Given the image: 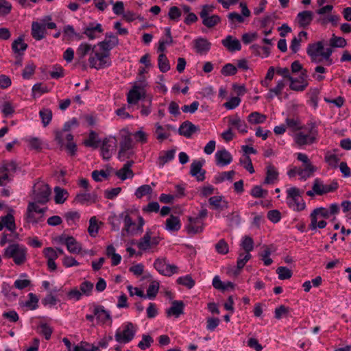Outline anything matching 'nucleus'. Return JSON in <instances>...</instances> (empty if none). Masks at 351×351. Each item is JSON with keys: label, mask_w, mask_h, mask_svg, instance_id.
Returning a JSON list of instances; mask_svg holds the SVG:
<instances>
[{"label": "nucleus", "mask_w": 351, "mask_h": 351, "mask_svg": "<svg viewBox=\"0 0 351 351\" xmlns=\"http://www.w3.org/2000/svg\"><path fill=\"white\" fill-rule=\"evenodd\" d=\"M27 48V45L23 42V36L19 37L12 45L13 51L19 55L23 54V52Z\"/></svg>", "instance_id": "obj_22"}, {"label": "nucleus", "mask_w": 351, "mask_h": 351, "mask_svg": "<svg viewBox=\"0 0 351 351\" xmlns=\"http://www.w3.org/2000/svg\"><path fill=\"white\" fill-rule=\"evenodd\" d=\"M222 45L230 51H239L241 49L240 41L237 38H233L232 36H228L221 41Z\"/></svg>", "instance_id": "obj_11"}, {"label": "nucleus", "mask_w": 351, "mask_h": 351, "mask_svg": "<svg viewBox=\"0 0 351 351\" xmlns=\"http://www.w3.org/2000/svg\"><path fill=\"white\" fill-rule=\"evenodd\" d=\"M177 282L180 285L186 287L188 289H191L195 285V281L189 275L178 278Z\"/></svg>", "instance_id": "obj_50"}, {"label": "nucleus", "mask_w": 351, "mask_h": 351, "mask_svg": "<svg viewBox=\"0 0 351 351\" xmlns=\"http://www.w3.org/2000/svg\"><path fill=\"white\" fill-rule=\"evenodd\" d=\"M215 158L217 164L222 166L229 165L232 160L231 154L226 149L217 151Z\"/></svg>", "instance_id": "obj_10"}, {"label": "nucleus", "mask_w": 351, "mask_h": 351, "mask_svg": "<svg viewBox=\"0 0 351 351\" xmlns=\"http://www.w3.org/2000/svg\"><path fill=\"white\" fill-rule=\"evenodd\" d=\"M93 289V284L89 281H84L80 286V289L82 293L85 294L86 295H90Z\"/></svg>", "instance_id": "obj_59"}, {"label": "nucleus", "mask_w": 351, "mask_h": 351, "mask_svg": "<svg viewBox=\"0 0 351 351\" xmlns=\"http://www.w3.org/2000/svg\"><path fill=\"white\" fill-rule=\"evenodd\" d=\"M234 170L230 171H224L221 173L219 176L215 177V182L219 183L223 182L226 179L228 180H232L233 176L235 175Z\"/></svg>", "instance_id": "obj_45"}, {"label": "nucleus", "mask_w": 351, "mask_h": 351, "mask_svg": "<svg viewBox=\"0 0 351 351\" xmlns=\"http://www.w3.org/2000/svg\"><path fill=\"white\" fill-rule=\"evenodd\" d=\"M1 221L3 223V226H5L8 230L12 232L16 230V224L14 221V216L8 213L5 216H3L1 217Z\"/></svg>", "instance_id": "obj_20"}, {"label": "nucleus", "mask_w": 351, "mask_h": 351, "mask_svg": "<svg viewBox=\"0 0 351 351\" xmlns=\"http://www.w3.org/2000/svg\"><path fill=\"white\" fill-rule=\"evenodd\" d=\"M240 162L244 165V168L247 170L250 173L254 172L251 158L249 156H245L243 159H240Z\"/></svg>", "instance_id": "obj_60"}, {"label": "nucleus", "mask_w": 351, "mask_h": 351, "mask_svg": "<svg viewBox=\"0 0 351 351\" xmlns=\"http://www.w3.org/2000/svg\"><path fill=\"white\" fill-rule=\"evenodd\" d=\"M215 250L219 254H226L229 251L228 244L224 239H221L215 245Z\"/></svg>", "instance_id": "obj_51"}, {"label": "nucleus", "mask_w": 351, "mask_h": 351, "mask_svg": "<svg viewBox=\"0 0 351 351\" xmlns=\"http://www.w3.org/2000/svg\"><path fill=\"white\" fill-rule=\"evenodd\" d=\"M278 173L272 165H269L267 167V176L265 179L264 183L267 184H273L277 180Z\"/></svg>", "instance_id": "obj_23"}, {"label": "nucleus", "mask_w": 351, "mask_h": 351, "mask_svg": "<svg viewBox=\"0 0 351 351\" xmlns=\"http://www.w3.org/2000/svg\"><path fill=\"white\" fill-rule=\"evenodd\" d=\"M135 333L136 329L134 324L131 322H127L123 326V331L117 330L114 337L117 341L127 343L134 339Z\"/></svg>", "instance_id": "obj_5"}, {"label": "nucleus", "mask_w": 351, "mask_h": 351, "mask_svg": "<svg viewBox=\"0 0 351 351\" xmlns=\"http://www.w3.org/2000/svg\"><path fill=\"white\" fill-rule=\"evenodd\" d=\"M241 246L245 252H251L254 249V241L250 236H245L241 243Z\"/></svg>", "instance_id": "obj_37"}, {"label": "nucleus", "mask_w": 351, "mask_h": 351, "mask_svg": "<svg viewBox=\"0 0 351 351\" xmlns=\"http://www.w3.org/2000/svg\"><path fill=\"white\" fill-rule=\"evenodd\" d=\"M310 218L311 223L309 225V228L311 229L312 230H315L317 228L321 229L324 228L327 225V222L324 220H321L319 222H317V217H315L314 218L313 216L310 215Z\"/></svg>", "instance_id": "obj_46"}, {"label": "nucleus", "mask_w": 351, "mask_h": 351, "mask_svg": "<svg viewBox=\"0 0 351 351\" xmlns=\"http://www.w3.org/2000/svg\"><path fill=\"white\" fill-rule=\"evenodd\" d=\"M221 72L223 75L226 76L234 75L237 72V68L232 64L228 63L223 66Z\"/></svg>", "instance_id": "obj_53"}, {"label": "nucleus", "mask_w": 351, "mask_h": 351, "mask_svg": "<svg viewBox=\"0 0 351 351\" xmlns=\"http://www.w3.org/2000/svg\"><path fill=\"white\" fill-rule=\"evenodd\" d=\"M204 164V160H194L191 165L190 174L195 177L197 181L205 180L206 171L202 169Z\"/></svg>", "instance_id": "obj_7"}, {"label": "nucleus", "mask_w": 351, "mask_h": 351, "mask_svg": "<svg viewBox=\"0 0 351 351\" xmlns=\"http://www.w3.org/2000/svg\"><path fill=\"white\" fill-rule=\"evenodd\" d=\"M141 89V86L134 85L133 88L128 93V102L129 104H136L143 97L139 90Z\"/></svg>", "instance_id": "obj_16"}, {"label": "nucleus", "mask_w": 351, "mask_h": 351, "mask_svg": "<svg viewBox=\"0 0 351 351\" xmlns=\"http://www.w3.org/2000/svg\"><path fill=\"white\" fill-rule=\"evenodd\" d=\"M158 65L162 73H166L170 69L169 61L164 53H160L158 56Z\"/></svg>", "instance_id": "obj_27"}, {"label": "nucleus", "mask_w": 351, "mask_h": 351, "mask_svg": "<svg viewBox=\"0 0 351 351\" xmlns=\"http://www.w3.org/2000/svg\"><path fill=\"white\" fill-rule=\"evenodd\" d=\"M324 50L323 41H318L315 43L309 44L308 45L306 53L308 55V51L314 54H319L321 56L322 51Z\"/></svg>", "instance_id": "obj_32"}, {"label": "nucleus", "mask_w": 351, "mask_h": 351, "mask_svg": "<svg viewBox=\"0 0 351 351\" xmlns=\"http://www.w3.org/2000/svg\"><path fill=\"white\" fill-rule=\"evenodd\" d=\"M36 66L33 64H27L24 69L22 75L24 79H29L34 74Z\"/></svg>", "instance_id": "obj_63"}, {"label": "nucleus", "mask_w": 351, "mask_h": 351, "mask_svg": "<svg viewBox=\"0 0 351 351\" xmlns=\"http://www.w3.org/2000/svg\"><path fill=\"white\" fill-rule=\"evenodd\" d=\"M290 81V88L295 91H302L304 90L306 87L308 86V82H305V84H302L301 85H298V83H300V82L296 80L295 77H291L289 80Z\"/></svg>", "instance_id": "obj_55"}, {"label": "nucleus", "mask_w": 351, "mask_h": 351, "mask_svg": "<svg viewBox=\"0 0 351 351\" xmlns=\"http://www.w3.org/2000/svg\"><path fill=\"white\" fill-rule=\"evenodd\" d=\"M117 146V141L115 137L110 136L105 138L101 146V155L104 160H109L113 152L116 150Z\"/></svg>", "instance_id": "obj_6"}, {"label": "nucleus", "mask_w": 351, "mask_h": 351, "mask_svg": "<svg viewBox=\"0 0 351 351\" xmlns=\"http://www.w3.org/2000/svg\"><path fill=\"white\" fill-rule=\"evenodd\" d=\"M132 148V139L130 135L123 136V140L120 142V150L118 154V158L122 159V157L125 156L127 154V151L130 150Z\"/></svg>", "instance_id": "obj_12"}, {"label": "nucleus", "mask_w": 351, "mask_h": 351, "mask_svg": "<svg viewBox=\"0 0 351 351\" xmlns=\"http://www.w3.org/2000/svg\"><path fill=\"white\" fill-rule=\"evenodd\" d=\"M99 230L97 220L95 217H92L89 220V226L88 232L91 237H95Z\"/></svg>", "instance_id": "obj_47"}, {"label": "nucleus", "mask_w": 351, "mask_h": 351, "mask_svg": "<svg viewBox=\"0 0 351 351\" xmlns=\"http://www.w3.org/2000/svg\"><path fill=\"white\" fill-rule=\"evenodd\" d=\"M51 189L49 185L38 182L33 187V199L40 204H45L49 200Z\"/></svg>", "instance_id": "obj_3"}, {"label": "nucleus", "mask_w": 351, "mask_h": 351, "mask_svg": "<svg viewBox=\"0 0 351 351\" xmlns=\"http://www.w3.org/2000/svg\"><path fill=\"white\" fill-rule=\"evenodd\" d=\"M175 149H171L163 152L162 155H160L158 158V165L162 167L167 162L173 160L175 156Z\"/></svg>", "instance_id": "obj_30"}, {"label": "nucleus", "mask_w": 351, "mask_h": 351, "mask_svg": "<svg viewBox=\"0 0 351 351\" xmlns=\"http://www.w3.org/2000/svg\"><path fill=\"white\" fill-rule=\"evenodd\" d=\"M268 191L267 190L262 189V187L258 185L254 186L250 191V195L256 198L265 197Z\"/></svg>", "instance_id": "obj_40"}, {"label": "nucleus", "mask_w": 351, "mask_h": 351, "mask_svg": "<svg viewBox=\"0 0 351 351\" xmlns=\"http://www.w3.org/2000/svg\"><path fill=\"white\" fill-rule=\"evenodd\" d=\"M167 264L166 258H158L155 261L154 266L160 274H162Z\"/></svg>", "instance_id": "obj_62"}, {"label": "nucleus", "mask_w": 351, "mask_h": 351, "mask_svg": "<svg viewBox=\"0 0 351 351\" xmlns=\"http://www.w3.org/2000/svg\"><path fill=\"white\" fill-rule=\"evenodd\" d=\"M181 15L182 12L179 8L176 6H172L169 8L168 13V16L169 19L174 21H178L180 20Z\"/></svg>", "instance_id": "obj_48"}, {"label": "nucleus", "mask_w": 351, "mask_h": 351, "mask_svg": "<svg viewBox=\"0 0 351 351\" xmlns=\"http://www.w3.org/2000/svg\"><path fill=\"white\" fill-rule=\"evenodd\" d=\"M109 56L108 52L99 53L95 52V56L98 60V67L99 69L104 68L105 66H110L111 62L107 59Z\"/></svg>", "instance_id": "obj_29"}, {"label": "nucleus", "mask_w": 351, "mask_h": 351, "mask_svg": "<svg viewBox=\"0 0 351 351\" xmlns=\"http://www.w3.org/2000/svg\"><path fill=\"white\" fill-rule=\"evenodd\" d=\"M95 315L98 322L106 324L108 321L112 322L110 312L104 308H95Z\"/></svg>", "instance_id": "obj_19"}, {"label": "nucleus", "mask_w": 351, "mask_h": 351, "mask_svg": "<svg viewBox=\"0 0 351 351\" xmlns=\"http://www.w3.org/2000/svg\"><path fill=\"white\" fill-rule=\"evenodd\" d=\"M152 232L147 231L143 238L138 242V247L141 250H147L151 246Z\"/></svg>", "instance_id": "obj_26"}, {"label": "nucleus", "mask_w": 351, "mask_h": 351, "mask_svg": "<svg viewBox=\"0 0 351 351\" xmlns=\"http://www.w3.org/2000/svg\"><path fill=\"white\" fill-rule=\"evenodd\" d=\"M154 343V339L149 335H143L142 340L138 343V347L143 350H145L149 348L152 343Z\"/></svg>", "instance_id": "obj_36"}, {"label": "nucleus", "mask_w": 351, "mask_h": 351, "mask_svg": "<svg viewBox=\"0 0 351 351\" xmlns=\"http://www.w3.org/2000/svg\"><path fill=\"white\" fill-rule=\"evenodd\" d=\"M287 204L289 207L293 208V210L301 211L305 209L306 204L301 195L303 191H300L296 187H291L287 191Z\"/></svg>", "instance_id": "obj_1"}, {"label": "nucleus", "mask_w": 351, "mask_h": 351, "mask_svg": "<svg viewBox=\"0 0 351 351\" xmlns=\"http://www.w3.org/2000/svg\"><path fill=\"white\" fill-rule=\"evenodd\" d=\"M12 9V5L6 0H0V14L2 16L9 14Z\"/></svg>", "instance_id": "obj_58"}, {"label": "nucleus", "mask_w": 351, "mask_h": 351, "mask_svg": "<svg viewBox=\"0 0 351 351\" xmlns=\"http://www.w3.org/2000/svg\"><path fill=\"white\" fill-rule=\"evenodd\" d=\"M199 130L198 126L193 124L189 121H184L178 129V133L181 136L190 138L193 134Z\"/></svg>", "instance_id": "obj_8"}, {"label": "nucleus", "mask_w": 351, "mask_h": 351, "mask_svg": "<svg viewBox=\"0 0 351 351\" xmlns=\"http://www.w3.org/2000/svg\"><path fill=\"white\" fill-rule=\"evenodd\" d=\"M312 189L315 193V194L319 195H322L325 193L324 184L322 182L317 178L315 180Z\"/></svg>", "instance_id": "obj_57"}, {"label": "nucleus", "mask_w": 351, "mask_h": 351, "mask_svg": "<svg viewBox=\"0 0 351 351\" xmlns=\"http://www.w3.org/2000/svg\"><path fill=\"white\" fill-rule=\"evenodd\" d=\"M64 37L69 41L73 40L74 35L75 34V32L73 26L68 25L64 27L63 30Z\"/></svg>", "instance_id": "obj_61"}, {"label": "nucleus", "mask_w": 351, "mask_h": 351, "mask_svg": "<svg viewBox=\"0 0 351 351\" xmlns=\"http://www.w3.org/2000/svg\"><path fill=\"white\" fill-rule=\"evenodd\" d=\"M39 115L42 119L44 127L49 125L52 119V112L48 108H43L39 112Z\"/></svg>", "instance_id": "obj_33"}, {"label": "nucleus", "mask_w": 351, "mask_h": 351, "mask_svg": "<svg viewBox=\"0 0 351 351\" xmlns=\"http://www.w3.org/2000/svg\"><path fill=\"white\" fill-rule=\"evenodd\" d=\"M54 192H55V202L56 204H63L65 200L66 197H64V195H67L68 193L64 189L60 188V186H56L54 188Z\"/></svg>", "instance_id": "obj_35"}, {"label": "nucleus", "mask_w": 351, "mask_h": 351, "mask_svg": "<svg viewBox=\"0 0 351 351\" xmlns=\"http://www.w3.org/2000/svg\"><path fill=\"white\" fill-rule=\"evenodd\" d=\"M313 19V13L310 10L300 12L297 15V21L300 27L306 28Z\"/></svg>", "instance_id": "obj_9"}, {"label": "nucleus", "mask_w": 351, "mask_h": 351, "mask_svg": "<svg viewBox=\"0 0 351 351\" xmlns=\"http://www.w3.org/2000/svg\"><path fill=\"white\" fill-rule=\"evenodd\" d=\"M97 136V134L95 131H90L89 134L88 139L84 141V144L86 147H91L93 148H97L99 147V141H96L95 138Z\"/></svg>", "instance_id": "obj_38"}, {"label": "nucleus", "mask_w": 351, "mask_h": 351, "mask_svg": "<svg viewBox=\"0 0 351 351\" xmlns=\"http://www.w3.org/2000/svg\"><path fill=\"white\" fill-rule=\"evenodd\" d=\"M46 34L45 25L38 22L32 24V36L36 40H40L45 38Z\"/></svg>", "instance_id": "obj_13"}, {"label": "nucleus", "mask_w": 351, "mask_h": 351, "mask_svg": "<svg viewBox=\"0 0 351 351\" xmlns=\"http://www.w3.org/2000/svg\"><path fill=\"white\" fill-rule=\"evenodd\" d=\"M311 216H313L317 217L319 215L322 217L323 218L328 219L330 217L329 211L323 207H319L314 209L310 215Z\"/></svg>", "instance_id": "obj_56"}, {"label": "nucleus", "mask_w": 351, "mask_h": 351, "mask_svg": "<svg viewBox=\"0 0 351 351\" xmlns=\"http://www.w3.org/2000/svg\"><path fill=\"white\" fill-rule=\"evenodd\" d=\"M133 164V160L128 161L120 170L116 172V176L122 180H125L127 178H132L134 173L131 169V167Z\"/></svg>", "instance_id": "obj_14"}, {"label": "nucleus", "mask_w": 351, "mask_h": 351, "mask_svg": "<svg viewBox=\"0 0 351 351\" xmlns=\"http://www.w3.org/2000/svg\"><path fill=\"white\" fill-rule=\"evenodd\" d=\"M16 167L17 164L14 160L3 162V166L0 167V173L14 172L16 169Z\"/></svg>", "instance_id": "obj_44"}, {"label": "nucleus", "mask_w": 351, "mask_h": 351, "mask_svg": "<svg viewBox=\"0 0 351 351\" xmlns=\"http://www.w3.org/2000/svg\"><path fill=\"white\" fill-rule=\"evenodd\" d=\"M156 138L159 141H162L165 139H167L169 136V133L165 132V128L160 125L158 123H156Z\"/></svg>", "instance_id": "obj_41"}, {"label": "nucleus", "mask_w": 351, "mask_h": 351, "mask_svg": "<svg viewBox=\"0 0 351 351\" xmlns=\"http://www.w3.org/2000/svg\"><path fill=\"white\" fill-rule=\"evenodd\" d=\"M95 45L92 47L91 45L87 43H82L77 49V56H78L80 60L83 59L90 51L94 52Z\"/></svg>", "instance_id": "obj_25"}, {"label": "nucleus", "mask_w": 351, "mask_h": 351, "mask_svg": "<svg viewBox=\"0 0 351 351\" xmlns=\"http://www.w3.org/2000/svg\"><path fill=\"white\" fill-rule=\"evenodd\" d=\"M152 192V189L151 188V186L147 184H144L136 189L135 192V195L136 196L137 198L140 199L145 195L150 194Z\"/></svg>", "instance_id": "obj_52"}, {"label": "nucleus", "mask_w": 351, "mask_h": 351, "mask_svg": "<svg viewBox=\"0 0 351 351\" xmlns=\"http://www.w3.org/2000/svg\"><path fill=\"white\" fill-rule=\"evenodd\" d=\"M199 16L202 19L203 25L208 28L215 27L221 21V18L216 14L206 16V13L205 12L199 13Z\"/></svg>", "instance_id": "obj_15"}, {"label": "nucleus", "mask_w": 351, "mask_h": 351, "mask_svg": "<svg viewBox=\"0 0 351 351\" xmlns=\"http://www.w3.org/2000/svg\"><path fill=\"white\" fill-rule=\"evenodd\" d=\"M6 258H12L16 265L23 264L26 260V250L19 244H11L4 251Z\"/></svg>", "instance_id": "obj_2"}, {"label": "nucleus", "mask_w": 351, "mask_h": 351, "mask_svg": "<svg viewBox=\"0 0 351 351\" xmlns=\"http://www.w3.org/2000/svg\"><path fill=\"white\" fill-rule=\"evenodd\" d=\"M159 288V284L157 282H152L148 287L147 293L145 294L146 298L152 299L156 295Z\"/></svg>", "instance_id": "obj_43"}, {"label": "nucleus", "mask_w": 351, "mask_h": 351, "mask_svg": "<svg viewBox=\"0 0 351 351\" xmlns=\"http://www.w3.org/2000/svg\"><path fill=\"white\" fill-rule=\"evenodd\" d=\"M266 116L258 112H254L249 114L247 120L250 123H262L266 120Z\"/></svg>", "instance_id": "obj_31"}, {"label": "nucleus", "mask_w": 351, "mask_h": 351, "mask_svg": "<svg viewBox=\"0 0 351 351\" xmlns=\"http://www.w3.org/2000/svg\"><path fill=\"white\" fill-rule=\"evenodd\" d=\"M267 218L273 223H277L281 219V213L278 210H269L267 213Z\"/></svg>", "instance_id": "obj_64"}, {"label": "nucleus", "mask_w": 351, "mask_h": 351, "mask_svg": "<svg viewBox=\"0 0 351 351\" xmlns=\"http://www.w3.org/2000/svg\"><path fill=\"white\" fill-rule=\"evenodd\" d=\"M181 223L178 217L171 215L166 220V228L169 231H178L180 229Z\"/></svg>", "instance_id": "obj_18"}, {"label": "nucleus", "mask_w": 351, "mask_h": 351, "mask_svg": "<svg viewBox=\"0 0 351 351\" xmlns=\"http://www.w3.org/2000/svg\"><path fill=\"white\" fill-rule=\"evenodd\" d=\"M220 319L217 317H208L206 318V329L208 331H214L219 326Z\"/></svg>", "instance_id": "obj_49"}, {"label": "nucleus", "mask_w": 351, "mask_h": 351, "mask_svg": "<svg viewBox=\"0 0 351 351\" xmlns=\"http://www.w3.org/2000/svg\"><path fill=\"white\" fill-rule=\"evenodd\" d=\"M263 247H265V250L263 252H260L258 255L260 257H261V259L263 261L264 264L268 266L270 265L273 262L272 259L269 257L271 252L267 246L264 245Z\"/></svg>", "instance_id": "obj_42"}, {"label": "nucleus", "mask_w": 351, "mask_h": 351, "mask_svg": "<svg viewBox=\"0 0 351 351\" xmlns=\"http://www.w3.org/2000/svg\"><path fill=\"white\" fill-rule=\"evenodd\" d=\"M59 300L53 294V291H51L49 294H47L45 298L42 300V304L44 306H55L57 304V302Z\"/></svg>", "instance_id": "obj_54"}, {"label": "nucleus", "mask_w": 351, "mask_h": 351, "mask_svg": "<svg viewBox=\"0 0 351 351\" xmlns=\"http://www.w3.org/2000/svg\"><path fill=\"white\" fill-rule=\"evenodd\" d=\"M66 247L71 253L73 254H79L82 250L81 244L78 243L73 237H69Z\"/></svg>", "instance_id": "obj_28"}, {"label": "nucleus", "mask_w": 351, "mask_h": 351, "mask_svg": "<svg viewBox=\"0 0 351 351\" xmlns=\"http://www.w3.org/2000/svg\"><path fill=\"white\" fill-rule=\"evenodd\" d=\"M295 141L299 145H304L313 143L315 141V137L310 136L309 135L304 134L302 132H299L296 134Z\"/></svg>", "instance_id": "obj_24"}, {"label": "nucleus", "mask_w": 351, "mask_h": 351, "mask_svg": "<svg viewBox=\"0 0 351 351\" xmlns=\"http://www.w3.org/2000/svg\"><path fill=\"white\" fill-rule=\"evenodd\" d=\"M346 44L347 42L345 38L343 37L336 36L335 34H332L331 38L330 39V46L333 48H343L346 46Z\"/></svg>", "instance_id": "obj_34"}, {"label": "nucleus", "mask_w": 351, "mask_h": 351, "mask_svg": "<svg viewBox=\"0 0 351 351\" xmlns=\"http://www.w3.org/2000/svg\"><path fill=\"white\" fill-rule=\"evenodd\" d=\"M124 228L122 230V236L125 237L127 234H134L135 233V228L132 226H135V223L132 220V218L126 215L124 217Z\"/></svg>", "instance_id": "obj_21"}, {"label": "nucleus", "mask_w": 351, "mask_h": 351, "mask_svg": "<svg viewBox=\"0 0 351 351\" xmlns=\"http://www.w3.org/2000/svg\"><path fill=\"white\" fill-rule=\"evenodd\" d=\"M195 48L197 53L207 52L210 48V43L206 38H199L194 40Z\"/></svg>", "instance_id": "obj_17"}, {"label": "nucleus", "mask_w": 351, "mask_h": 351, "mask_svg": "<svg viewBox=\"0 0 351 351\" xmlns=\"http://www.w3.org/2000/svg\"><path fill=\"white\" fill-rule=\"evenodd\" d=\"M36 201L29 202L26 213V220L27 222L38 223L43 220V216L47 208H40Z\"/></svg>", "instance_id": "obj_4"}, {"label": "nucleus", "mask_w": 351, "mask_h": 351, "mask_svg": "<svg viewBox=\"0 0 351 351\" xmlns=\"http://www.w3.org/2000/svg\"><path fill=\"white\" fill-rule=\"evenodd\" d=\"M280 280H287L292 276V271L286 267H279L276 269Z\"/></svg>", "instance_id": "obj_39"}]
</instances>
